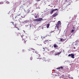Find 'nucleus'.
Instances as JSON below:
<instances>
[{
	"instance_id": "nucleus-26",
	"label": "nucleus",
	"mask_w": 79,
	"mask_h": 79,
	"mask_svg": "<svg viewBox=\"0 0 79 79\" xmlns=\"http://www.w3.org/2000/svg\"><path fill=\"white\" fill-rule=\"evenodd\" d=\"M41 0H36V1L37 2H39Z\"/></svg>"
},
{
	"instance_id": "nucleus-16",
	"label": "nucleus",
	"mask_w": 79,
	"mask_h": 79,
	"mask_svg": "<svg viewBox=\"0 0 79 79\" xmlns=\"http://www.w3.org/2000/svg\"><path fill=\"white\" fill-rule=\"evenodd\" d=\"M61 53V52H60L59 53H58L56 54V55H60V53Z\"/></svg>"
},
{
	"instance_id": "nucleus-3",
	"label": "nucleus",
	"mask_w": 79,
	"mask_h": 79,
	"mask_svg": "<svg viewBox=\"0 0 79 79\" xmlns=\"http://www.w3.org/2000/svg\"><path fill=\"white\" fill-rule=\"evenodd\" d=\"M10 23H12V24H13V26H14L11 27V29H15V28H17L18 30H19V28L16 27L17 25V24L16 23H15H15L14 22H11Z\"/></svg>"
},
{
	"instance_id": "nucleus-11",
	"label": "nucleus",
	"mask_w": 79,
	"mask_h": 79,
	"mask_svg": "<svg viewBox=\"0 0 79 79\" xmlns=\"http://www.w3.org/2000/svg\"><path fill=\"white\" fill-rule=\"evenodd\" d=\"M48 42V40H46L44 41V44H47V43H48L47 42Z\"/></svg>"
},
{
	"instance_id": "nucleus-5",
	"label": "nucleus",
	"mask_w": 79,
	"mask_h": 79,
	"mask_svg": "<svg viewBox=\"0 0 79 79\" xmlns=\"http://www.w3.org/2000/svg\"><path fill=\"white\" fill-rule=\"evenodd\" d=\"M43 19L42 18H39L38 19V22L41 21Z\"/></svg>"
},
{
	"instance_id": "nucleus-12",
	"label": "nucleus",
	"mask_w": 79,
	"mask_h": 79,
	"mask_svg": "<svg viewBox=\"0 0 79 79\" xmlns=\"http://www.w3.org/2000/svg\"><path fill=\"white\" fill-rule=\"evenodd\" d=\"M33 21H37L38 22V19H34Z\"/></svg>"
},
{
	"instance_id": "nucleus-13",
	"label": "nucleus",
	"mask_w": 79,
	"mask_h": 79,
	"mask_svg": "<svg viewBox=\"0 0 79 79\" xmlns=\"http://www.w3.org/2000/svg\"><path fill=\"white\" fill-rule=\"evenodd\" d=\"M60 68H61L62 69H63V66H61L59 68H57V69H60Z\"/></svg>"
},
{
	"instance_id": "nucleus-27",
	"label": "nucleus",
	"mask_w": 79,
	"mask_h": 79,
	"mask_svg": "<svg viewBox=\"0 0 79 79\" xmlns=\"http://www.w3.org/2000/svg\"><path fill=\"white\" fill-rule=\"evenodd\" d=\"M43 49H44V50H45V48H43Z\"/></svg>"
},
{
	"instance_id": "nucleus-20",
	"label": "nucleus",
	"mask_w": 79,
	"mask_h": 79,
	"mask_svg": "<svg viewBox=\"0 0 79 79\" xmlns=\"http://www.w3.org/2000/svg\"><path fill=\"white\" fill-rule=\"evenodd\" d=\"M35 18H37V15H35Z\"/></svg>"
},
{
	"instance_id": "nucleus-24",
	"label": "nucleus",
	"mask_w": 79,
	"mask_h": 79,
	"mask_svg": "<svg viewBox=\"0 0 79 79\" xmlns=\"http://www.w3.org/2000/svg\"><path fill=\"white\" fill-rule=\"evenodd\" d=\"M53 31H50V33H52V32H53Z\"/></svg>"
},
{
	"instance_id": "nucleus-32",
	"label": "nucleus",
	"mask_w": 79,
	"mask_h": 79,
	"mask_svg": "<svg viewBox=\"0 0 79 79\" xmlns=\"http://www.w3.org/2000/svg\"><path fill=\"white\" fill-rule=\"evenodd\" d=\"M36 36L35 35H34V36Z\"/></svg>"
},
{
	"instance_id": "nucleus-10",
	"label": "nucleus",
	"mask_w": 79,
	"mask_h": 79,
	"mask_svg": "<svg viewBox=\"0 0 79 79\" xmlns=\"http://www.w3.org/2000/svg\"><path fill=\"white\" fill-rule=\"evenodd\" d=\"M60 40H59L60 42H63L64 41V40H63V38H60Z\"/></svg>"
},
{
	"instance_id": "nucleus-30",
	"label": "nucleus",
	"mask_w": 79,
	"mask_h": 79,
	"mask_svg": "<svg viewBox=\"0 0 79 79\" xmlns=\"http://www.w3.org/2000/svg\"><path fill=\"white\" fill-rule=\"evenodd\" d=\"M0 4H2V3H0Z\"/></svg>"
},
{
	"instance_id": "nucleus-19",
	"label": "nucleus",
	"mask_w": 79,
	"mask_h": 79,
	"mask_svg": "<svg viewBox=\"0 0 79 79\" xmlns=\"http://www.w3.org/2000/svg\"><path fill=\"white\" fill-rule=\"evenodd\" d=\"M74 30H73V29L72 30H71V33H73V32H74Z\"/></svg>"
},
{
	"instance_id": "nucleus-25",
	"label": "nucleus",
	"mask_w": 79,
	"mask_h": 79,
	"mask_svg": "<svg viewBox=\"0 0 79 79\" xmlns=\"http://www.w3.org/2000/svg\"><path fill=\"white\" fill-rule=\"evenodd\" d=\"M69 56H71V54H69L68 55Z\"/></svg>"
},
{
	"instance_id": "nucleus-22",
	"label": "nucleus",
	"mask_w": 79,
	"mask_h": 79,
	"mask_svg": "<svg viewBox=\"0 0 79 79\" xmlns=\"http://www.w3.org/2000/svg\"><path fill=\"white\" fill-rule=\"evenodd\" d=\"M37 56H38V57H40V54L38 55Z\"/></svg>"
},
{
	"instance_id": "nucleus-8",
	"label": "nucleus",
	"mask_w": 79,
	"mask_h": 79,
	"mask_svg": "<svg viewBox=\"0 0 79 79\" xmlns=\"http://www.w3.org/2000/svg\"><path fill=\"white\" fill-rule=\"evenodd\" d=\"M54 48H58V45H57V44H55L54 45Z\"/></svg>"
},
{
	"instance_id": "nucleus-21",
	"label": "nucleus",
	"mask_w": 79,
	"mask_h": 79,
	"mask_svg": "<svg viewBox=\"0 0 79 79\" xmlns=\"http://www.w3.org/2000/svg\"><path fill=\"white\" fill-rule=\"evenodd\" d=\"M30 60H32V57H31L30 58Z\"/></svg>"
},
{
	"instance_id": "nucleus-2",
	"label": "nucleus",
	"mask_w": 79,
	"mask_h": 79,
	"mask_svg": "<svg viewBox=\"0 0 79 79\" xmlns=\"http://www.w3.org/2000/svg\"><path fill=\"white\" fill-rule=\"evenodd\" d=\"M21 37L23 39L22 41V43L23 44H25L26 42V41L25 40V39L28 37V35L27 34H25V35H21Z\"/></svg>"
},
{
	"instance_id": "nucleus-15",
	"label": "nucleus",
	"mask_w": 79,
	"mask_h": 79,
	"mask_svg": "<svg viewBox=\"0 0 79 79\" xmlns=\"http://www.w3.org/2000/svg\"><path fill=\"white\" fill-rule=\"evenodd\" d=\"M49 26H50V24H49V23H48L47 24V28H48V27H49Z\"/></svg>"
},
{
	"instance_id": "nucleus-9",
	"label": "nucleus",
	"mask_w": 79,
	"mask_h": 79,
	"mask_svg": "<svg viewBox=\"0 0 79 79\" xmlns=\"http://www.w3.org/2000/svg\"><path fill=\"white\" fill-rule=\"evenodd\" d=\"M71 57L72 58H74V54H71Z\"/></svg>"
},
{
	"instance_id": "nucleus-31",
	"label": "nucleus",
	"mask_w": 79,
	"mask_h": 79,
	"mask_svg": "<svg viewBox=\"0 0 79 79\" xmlns=\"http://www.w3.org/2000/svg\"><path fill=\"white\" fill-rule=\"evenodd\" d=\"M36 36L35 35H34V36Z\"/></svg>"
},
{
	"instance_id": "nucleus-4",
	"label": "nucleus",
	"mask_w": 79,
	"mask_h": 79,
	"mask_svg": "<svg viewBox=\"0 0 79 79\" xmlns=\"http://www.w3.org/2000/svg\"><path fill=\"white\" fill-rule=\"evenodd\" d=\"M19 16H21V15L19 14L18 15H17V16H16L15 17H13V19H16V18H17V19H19V18H20V17H19Z\"/></svg>"
},
{
	"instance_id": "nucleus-6",
	"label": "nucleus",
	"mask_w": 79,
	"mask_h": 79,
	"mask_svg": "<svg viewBox=\"0 0 79 79\" xmlns=\"http://www.w3.org/2000/svg\"><path fill=\"white\" fill-rule=\"evenodd\" d=\"M58 15V14L56 13H54L52 16V17H55Z\"/></svg>"
},
{
	"instance_id": "nucleus-7",
	"label": "nucleus",
	"mask_w": 79,
	"mask_h": 79,
	"mask_svg": "<svg viewBox=\"0 0 79 79\" xmlns=\"http://www.w3.org/2000/svg\"><path fill=\"white\" fill-rule=\"evenodd\" d=\"M31 24L28 25L27 26V28L28 29H31Z\"/></svg>"
},
{
	"instance_id": "nucleus-33",
	"label": "nucleus",
	"mask_w": 79,
	"mask_h": 79,
	"mask_svg": "<svg viewBox=\"0 0 79 79\" xmlns=\"http://www.w3.org/2000/svg\"><path fill=\"white\" fill-rule=\"evenodd\" d=\"M33 52H34V51H33Z\"/></svg>"
},
{
	"instance_id": "nucleus-23",
	"label": "nucleus",
	"mask_w": 79,
	"mask_h": 79,
	"mask_svg": "<svg viewBox=\"0 0 79 79\" xmlns=\"http://www.w3.org/2000/svg\"><path fill=\"white\" fill-rule=\"evenodd\" d=\"M34 39L35 40H37V37H35Z\"/></svg>"
},
{
	"instance_id": "nucleus-34",
	"label": "nucleus",
	"mask_w": 79,
	"mask_h": 79,
	"mask_svg": "<svg viewBox=\"0 0 79 79\" xmlns=\"http://www.w3.org/2000/svg\"><path fill=\"white\" fill-rule=\"evenodd\" d=\"M53 32H54V31H53Z\"/></svg>"
},
{
	"instance_id": "nucleus-29",
	"label": "nucleus",
	"mask_w": 79,
	"mask_h": 79,
	"mask_svg": "<svg viewBox=\"0 0 79 79\" xmlns=\"http://www.w3.org/2000/svg\"><path fill=\"white\" fill-rule=\"evenodd\" d=\"M73 29H74V27L73 28Z\"/></svg>"
},
{
	"instance_id": "nucleus-18",
	"label": "nucleus",
	"mask_w": 79,
	"mask_h": 79,
	"mask_svg": "<svg viewBox=\"0 0 79 79\" xmlns=\"http://www.w3.org/2000/svg\"><path fill=\"white\" fill-rule=\"evenodd\" d=\"M35 52L36 54H38L39 53V52L38 51H35Z\"/></svg>"
},
{
	"instance_id": "nucleus-17",
	"label": "nucleus",
	"mask_w": 79,
	"mask_h": 79,
	"mask_svg": "<svg viewBox=\"0 0 79 79\" xmlns=\"http://www.w3.org/2000/svg\"><path fill=\"white\" fill-rule=\"evenodd\" d=\"M54 11H57L58 10V9H55L54 10H52Z\"/></svg>"
},
{
	"instance_id": "nucleus-14",
	"label": "nucleus",
	"mask_w": 79,
	"mask_h": 79,
	"mask_svg": "<svg viewBox=\"0 0 79 79\" xmlns=\"http://www.w3.org/2000/svg\"><path fill=\"white\" fill-rule=\"evenodd\" d=\"M53 12H54V11H53V10H52L50 12V14H51V15H52V13H53Z\"/></svg>"
},
{
	"instance_id": "nucleus-28",
	"label": "nucleus",
	"mask_w": 79,
	"mask_h": 79,
	"mask_svg": "<svg viewBox=\"0 0 79 79\" xmlns=\"http://www.w3.org/2000/svg\"><path fill=\"white\" fill-rule=\"evenodd\" d=\"M73 48H74V49H76V48L75 47H74Z\"/></svg>"
},
{
	"instance_id": "nucleus-1",
	"label": "nucleus",
	"mask_w": 79,
	"mask_h": 79,
	"mask_svg": "<svg viewBox=\"0 0 79 79\" xmlns=\"http://www.w3.org/2000/svg\"><path fill=\"white\" fill-rule=\"evenodd\" d=\"M60 26H61V21H58V23H57L56 26L57 29H58V30L56 31L57 34H60V30H59V29Z\"/></svg>"
}]
</instances>
